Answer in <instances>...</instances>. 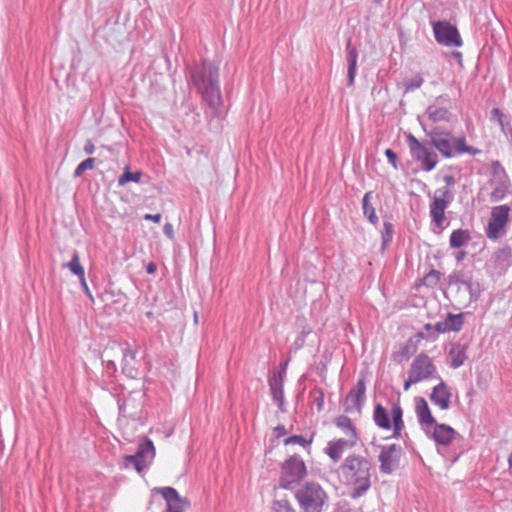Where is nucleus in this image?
<instances>
[{
  "label": "nucleus",
  "instance_id": "nucleus-1",
  "mask_svg": "<svg viewBox=\"0 0 512 512\" xmlns=\"http://www.w3.org/2000/svg\"><path fill=\"white\" fill-rule=\"evenodd\" d=\"M187 78L211 109L213 116L219 117L222 105L219 67L210 60L194 63L188 68Z\"/></svg>",
  "mask_w": 512,
  "mask_h": 512
},
{
  "label": "nucleus",
  "instance_id": "nucleus-2",
  "mask_svg": "<svg viewBox=\"0 0 512 512\" xmlns=\"http://www.w3.org/2000/svg\"><path fill=\"white\" fill-rule=\"evenodd\" d=\"M371 462L364 456L351 454L340 466L344 485L350 487L349 496L356 500L364 496L371 487Z\"/></svg>",
  "mask_w": 512,
  "mask_h": 512
},
{
  "label": "nucleus",
  "instance_id": "nucleus-3",
  "mask_svg": "<svg viewBox=\"0 0 512 512\" xmlns=\"http://www.w3.org/2000/svg\"><path fill=\"white\" fill-rule=\"evenodd\" d=\"M420 124L428 138V144L435 148L443 158L450 159L462 154L477 155L481 150L466 143L465 136L456 137L453 133L443 127H428L423 121Z\"/></svg>",
  "mask_w": 512,
  "mask_h": 512
},
{
  "label": "nucleus",
  "instance_id": "nucleus-4",
  "mask_svg": "<svg viewBox=\"0 0 512 512\" xmlns=\"http://www.w3.org/2000/svg\"><path fill=\"white\" fill-rule=\"evenodd\" d=\"M300 512H324L329 507V496L317 482L306 481L294 490Z\"/></svg>",
  "mask_w": 512,
  "mask_h": 512
},
{
  "label": "nucleus",
  "instance_id": "nucleus-5",
  "mask_svg": "<svg viewBox=\"0 0 512 512\" xmlns=\"http://www.w3.org/2000/svg\"><path fill=\"white\" fill-rule=\"evenodd\" d=\"M443 181L446 186L435 190L432 200L429 204V215L432 223L439 229H444L446 220L445 211L454 200V193L451 189L456 183L453 175H445Z\"/></svg>",
  "mask_w": 512,
  "mask_h": 512
},
{
  "label": "nucleus",
  "instance_id": "nucleus-6",
  "mask_svg": "<svg viewBox=\"0 0 512 512\" xmlns=\"http://www.w3.org/2000/svg\"><path fill=\"white\" fill-rule=\"evenodd\" d=\"M307 474L303 459L298 455L289 457L281 466L279 486L286 490H295Z\"/></svg>",
  "mask_w": 512,
  "mask_h": 512
},
{
  "label": "nucleus",
  "instance_id": "nucleus-7",
  "mask_svg": "<svg viewBox=\"0 0 512 512\" xmlns=\"http://www.w3.org/2000/svg\"><path fill=\"white\" fill-rule=\"evenodd\" d=\"M406 141L409 147L411 157L420 164L421 170L430 172L436 168L439 157L432 146L427 142L419 141L414 135L408 134Z\"/></svg>",
  "mask_w": 512,
  "mask_h": 512
},
{
  "label": "nucleus",
  "instance_id": "nucleus-8",
  "mask_svg": "<svg viewBox=\"0 0 512 512\" xmlns=\"http://www.w3.org/2000/svg\"><path fill=\"white\" fill-rule=\"evenodd\" d=\"M510 207L506 204L492 208L485 233L488 239L498 240L506 234V225L509 222Z\"/></svg>",
  "mask_w": 512,
  "mask_h": 512
},
{
  "label": "nucleus",
  "instance_id": "nucleus-9",
  "mask_svg": "<svg viewBox=\"0 0 512 512\" xmlns=\"http://www.w3.org/2000/svg\"><path fill=\"white\" fill-rule=\"evenodd\" d=\"M425 115L432 123L446 122L452 119L451 98L448 94H442L428 105Z\"/></svg>",
  "mask_w": 512,
  "mask_h": 512
},
{
  "label": "nucleus",
  "instance_id": "nucleus-10",
  "mask_svg": "<svg viewBox=\"0 0 512 512\" xmlns=\"http://www.w3.org/2000/svg\"><path fill=\"white\" fill-rule=\"evenodd\" d=\"M409 372L410 376L414 377L419 382L440 378L435 364L425 353H420L413 359Z\"/></svg>",
  "mask_w": 512,
  "mask_h": 512
},
{
  "label": "nucleus",
  "instance_id": "nucleus-11",
  "mask_svg": "<svg viewBox=\"0 0 512 512\" xmlns=\"http://www.w3.org/2000/svg\"><path fill=\"white\" fill-rule=\"evenodd\" d=\"M436 41L447 47H460L463 42L458 29L447 21H438L433 24Z\"/></svg>",
  "mask_w": 512,
  "mask_h": 512
},
{
  "label": "nucleus",
  "instance_id": "nucleus-12",
  "mask_svg": "<svg viewBox=\"0 0 512 512\" xmlns=\"http://www.w3.org/2000/svg\"><path fill=\"white\" fill-rule=\"evenodd\" d=\"M402 454L401 446L397 444H388L381 446V451L378 456L380 462V471L383 474H391L394 472L400 463Z\"/></svg>",
  "mask_w": 512,
  "mask_h": 512
},
{
  "label": "nucleus",
  "instance_id": "nucleus-13",
  "mask_svg": "<svg viewBox=\"0 0 512 512\" xmlns=\"http://www.w3.org/2000/svg\"><path fill=\"white\" fill-rule=\"evenodd\" d=\"M153 491L161 494L166 501L167 508L164 512H186L190 508V501L181 497L173 487H156Z\"/></svg>",
  "mask_w": 512,
  "mask_h": 512
},
{
  "label": "nucleus",
  "instance_id": "nucleus-14",
  "mask_svg": "<svg viewBox=\"0 0 512 512\" xmlns=\"http://www.w3.org/2000/svg\"><path fill=\"white\" fill-rule=\"evenodd\" d=\"M286 365L287 362L281 365L280 371L274 372L268 378L271 396L273 400L278 404V407L282 412H285L284 378L286 375Z\"/></svg>",
  "mask_w": 512,
  "mask_h": 512
},
{
  "label": "nucleus",
  "instance_id": "nucleus-15",
  "mask_svg": "<svg viewBox=\"0 0 512 512\" xmlns=\"http://www.w3.org/2000/svg\"><path fill=\"white\" fill-rule=\"evenodd\" d=\"M424 433L438 446H448L456 437L460 435L449 425L433 423V426L426 428Z\"/></svg>",
  "mask_w": 512,
  "mask_h": 512
},
{
  "label": "nucleus",
  "instance_id": "nucleus-16",
  "mask_svg": "<svg viewBox=\"0 0 512 512\" xmlns=\"http://www.w3.org/2000/svg\"><path fill=\"white\" fill-rule=\"evenodd\" d=\"M366 384L363 379H359L356 383V385L351 388V390L348 392L345 401H344V408L346 412L352 413V412H360L362 405L365 402L366 399Z\"/></svg>",
  "mask_w": 512,
  "mask_h": 512
},
{
  "label": "nucleus",
  "instance_id": "nucleus-17",
  "mask_svg": "<svg viewBox=\"0 0 512 512\" xmlns=\"http://www.w3.org/2000/svg\"><path fill=\"white\" fill-rule=\"evenodd\" d=\"M467 314L465 312L458 314L448 313L443 321L435 323L434 329L438 333L459 332L464 325V319Z\"/></svg>",
  "mask_w": 512,
  "mask_h": 512
},
{
  "label": "nucleus",
  "instance_id": "nucleus-18",
  "mask_svg": "<svg viewBox=\"0 0 512 512\" xmlns=\"http://www.w3.org/2000/svg\"><path fill=\"white\" fill-rule=\"evenodd\" d=\"M452 394L447 384L441 380L439 384L433 387L430 394L431 402L441 410H448L451 406Z\"/></svg>",
  "mask_w": 512,
  "mask_h": 512
},
{
  "label": "nucleus",
  "instance_id": "nucleus-19",
  "mask_svg": "<svg viewBox=\"0 0 512 512\" xmlns=\"http://www.w3.org/2000/svg\"><path fill=\"white\" fill-rule=\"evenodd\" d=\"M415 410L419 424L421 425L423 431L426 428L431 427V425L433 426V423L436 422L435 418L431 414L428 403L424 398H415Z\"/></svg>",
  "mask_w": 512,
  "mask_h": 512
},
{
  "label": "nucleus",
  "instance_id": "nucleus-20",
  "mask_svg": "<svg viewBox=\"0 0 512 512\" xmlns=\"http://www.w3.org/2000/svg\"><path fill=\"white\" fill-rule=\"evenodd\" d=\"M347 62V85L352 86L357 73L358 50L348 40L345 48Z\"/></svg>",
  "mask_w": 512,
  "mask_h": 512
},
{
  "label": "nucleus",
  "instance_id": "nucleus-21",
  "mask_svg": "<svg viewBox=\"0 0 512 512\" xmlns=\"http://www.w3.org/2000/svg\"><path fill=\"white\" fill-rule=\"evenodd\" d=\"M356 444L355 439H337L330 441L325 449L327 455L334 461L337 462L342 457L343 452L347 448H352Z\"/></svg>",
  "mask_w": 512,
  "mask_h": 512
},
{
  "label": "nucleus",
  "instance_id": "nucleus-22",
  "mask_svg": "<svg viewBox=\"0 0 512 512\" xmlns=\"http://www.w3.org/2000/svg\"><path fill=\"white\" fill-rule=\"evenodd\" d=\"M467 349V344H462L459 342L451 343L448 351L451 368L457 369L465 363L468 358Z\"/></svg>",
  "mask_w": 512,
  "mask_h": 512
},
{
  "label": "nucleus",
  "instance_id": "nucleus-23",
  "mask_svg": "<svg viewBox=\"0 0 512 512\" xmlns=\"http://www.w3.org/2000/svg\"><path fill=\"white\" fill-rule=\"evenodd\" d=\"M135 456L144 462L145 469H147L155 457V447L153 442L147 437L144 438V440L138 445Z\"/></svg>",
  "mask_w": 512,
  "mask_h": 512
},
{
  "label": "nucleus",
  "instance_id": "nucleus-24",
  "mask_svg": "<svg viewBox=\"0 0 512 512\" xmlns=\"http://www.w3.org/2000/svg\"><path fill=\"white\" fill-rule=\"evenodd\" d=\"M373 192L367 191L362 198V210L364 217L374 226L379 222V218L376 214L375 207L372 203Z\"/></svg>",
  "mask_w": 512,
  "mask_h": 512
},
{
  "label": "nucleus",
  "instance_id": "nucleus-25",
  "mask_svg": "<svg viewBox=\"0 0 512 512\" xmlns=\"http://www.w3.org/2000/svg\"><path fill=\"white\" fill-rule=\"evenodd\" d=\"M296 324L299 329V333L293 342V348L295 350H299L304 346L306 337L312 332V328L305 317H297Z\"/></svg>",
  "mask_w": 512,
  "mask_h": 512
},
{
  "label": "nucleus",
  "instance_id": "nucleus-26",
  "mask_svg": "<svg viewBox=\"0 0 512 512\" xmlns=\"http://www.w3.org/2000/svg\"><path fill=\"white\" fill-rule=\"evenodd\" d=\"M373 419L379 428L389 430L392 427L389 413L381 404L375 405Z\"/></svg>",
  "mask_w": 512,
  "mask_h": 512
},
{
  "label": "nucleus",
  "instance_id": "nucleus-27",
  "mask_svg": "<svg viewBox=\"0 0 512 512\" xmlns=\"http://www.w3.org/2000/svg\"><path fill=\"white\" fill-rule=\"evenodd\" d=\"M391 416L393 419V437L398 438L401 436V431L404 429L403 410L399 403L392 405Z\"/></svg>",
  "mask_w": 512,
  "mask_h": 512
},
{
  "label": "nucleus",
  "instance_id": "nucleus-28",
  "mask_svg": "<svg viewBox=\"0 0 512 512\" xmlns=\"http://www.w3.org/2000/svg\"><path fill=\"white\" fill-rule=\"evenodd\" d=\"M471 240L470 231L467 229L454 230L449 238V245L451 248H460L466 245Z\"/></svg>",
  "mask_w": 512,
  "mask_h": 512
},
{
  "label": "nucleus",
  "instance_id": "nucleus-29",
  "mask_svg": "<svg viewBox=\"0 0 512 512\" xmlns=\"http://www.w3.org/2000/svg\"><path fill=\"white\" fill-rule=\"evenodd\" d=\"M512 259V248L505 245L497 249L492 255V260L497 267H503L510 264Z\"/></svg>",
  "mask_w": 512,
  "mask_h": 512
},
{
  "label": "nucleus",
  "instance_id": "nucleus-30",
  "mask_svg": "<svg viewBox=\"0 0 512 512\" xmlns=\"http://www.w3.org/2000/svg\"><path fill=\"white\" fill-rule=\"evenodd\" d=\"M136 355V350L130 348L123 349V371L131 378H135L138 375V370L130 366V360H135Z\"/></svg>",
  "mask_w": 512,
  "mask_h": 512
},
{
  "label": "nucleus",
  "instance_id": "nucleus-31",
  "mask_svg": "<svg viewBox=\"0 0 512 512\" xmlns=\"http://www.w3.org/2000/svg\"><path fill=\"white\" fill-rule=\"evenodd\" d=\"M471 281V278L464 274L462 271H454L448 276V283L450 286H457V291L460 293L462 289Z\"/></svg>",
  "mask_w": 512,
  "mask_h": 512
},
{
  "label": "nucleus",
  "instance_id": "nucleus-32",
  "mask_svg": "<svg viewBox=\"0 0 512 512\" xmlns=\"http://www.w3.org/2000/svg\"><path fill=\"white\" fill-rule=\"evenodd\" d=\"M508 188H509L508 179L507 178L500 179L490 194L491 202H499V201L503 200L508 193Z\"/></svg>",
  "mask_w": 512,
  "mask_h": 512
},
{
  "label": "nucleus",
  "instance_id": "nucleus-33",
  "mask_svg": "<svg viewBox=\"0 0 512 512\" xmlns=\"http://www.w3.org/2000/svg\"><path fill=\"white\" fill-rule=\"evenodd\" d=\"M336 425L343 431L344 434H346V436H348V439H355V441L357 440L356 431L350 418L347 416H340L337 419Z\"/></svg>",
  "mask_w": 512,
  "mask_h": 512
},
{
  "label": "nucleus",
  "instance_id": "nucleus-34",
  "mask_svg": "<svg viewBox=\"0 0 512 512\" xmlns=\"http://www.w3.org/2000/svg\"><path fill=\"white\" fill-rule=\"evenodd\" d=\"M394 235V226L391 222L384 221L383 223V230L381 232V239H382V250H385L389 244L392 242Z\"/></svg>",
  "mask_w": 512,
  "mask_h": 512
},
{
  "label": "nucleus",
  "instance_id": "nucleus-35",
  "mask_svg": "<svg viewBox=\"0 0 512 512\" xmlns=\"http://www.w3.org/2000/svg\"><path fill=\"white\" fill-rule=\"evenodd\" d=\"M64 268H68L73 274L78 277H83L85 270L80 263V259L77 253L72 255L71 260L68 263L63 264Z\"/></svg>",
  "mask_w": 512,
  "mask_h": 512
},
{
  "label": "nucleus",
  "instance_id": "nucleus-36",
  "mask_svg": "<svg viewBox=\"0 0 512 512\" xmlns=\"http://www.w3.org/2000/svg\"><path fill=\"white\" fill-rule=\"evenodd\" d=\"M442 277V273L436 269H431L428 273H426L421 279V284L426 287H435L438 285Z\"/></svg>",
  "mask_w": 512,
  "mask_h": 512
},
{
  "label": "nucleus",
  "instance_id": "nucleus-37",
  "mask_svg": "<svg viewBox=\"0 0 512 512\" xmlns=\"http://www.w3.org/2000/svg\"><path fill=\"white\" fill-rule=\"evenodd\" d=\"M142 177L141 171L131 172L128 168H126L123 174L118 178V185L123 186L127 182H139Z\"/></svg>",
  "mask_w": 512,
  "mask_h": 512
},
{
  "label": "nucleus",
  "instance_id": "nucleus-38",
  "mask_svg": "<svg viewBox=\"0 0 512 512\" xmlns=\"http://www.w3.org/2000/svg\"><path fill=\"white\" fill-rule=\"evenodd\" d=\"M123 465L125 468L134 467L138 473H142L145 470L144 462L139 460L135 454L124 456Z\"/></svg>",
  "mask_w": 512,
  "mask_h": 512
},
{
  "label": "nucleus",
  "instance_id": "nucleus-39",
  "mask_svg": "<svg viewBox=\"0 0 512 512\" xmlns=\"http://www.w3.org/2000/svg\"><path fill=\"white\" fill-rule=\"evenodd\" d=\"M423 83H424V79L421 76V74H416L415 76H413L410 79H405L403 81L405 93H408V92H411V91H414V90L420 88Z\"/></svg>",
  "mask_w": 512,
  "mask_h": 512
},
{
  "label": "nucleus",
  "instance_id": "nucleus-40",
  "mask_svg": "<svg viewBox=\"0 0 512 512\" xmlns=\"http://www.w3.org/2000/svg\"><path fill=\"white\" fill-rule=\"evenodd\" d=\"M271 512H296L292 504L287 499L274 500L271 506Z\"/></svg>",
  "mask_w": 512,
  "mask_h": 512
},
{
  "label": "nucleus",
  "instance_id": "nucleus-41",
  "mask_svg": "<svg viewBox=\"0 0 512 512\" xmlns=\"http://www.w3.org/2000/svg\"><path fill=\"white\" fill-rule=\"evenodd\" d=\"M464 291L468 292V294H469V299H468L469 304L476 302L480 297L479 286L475 285L472 282V280L466 285V287L464 288Z\"/></svg>",
  "mask_w": 512,
  "mask_h": 512
},
{
  "label": "nucleus",
  "instance_id": "nucleus-42",
  "mask_svg": "<svg viewBox=\"0 0 512 512\" xmlns=\"http://www.w3.org/2000/svg\"><path fill=\"white\" fill-rule=\"evenodd\" d=\"M94 158H87L80 162L74 170V177H80L86 170L93 169Z\"/></svg>",
  "mask_w": 512,
  "mask_h": 512
},
{
  "label": "nucleus",
  "instance_id": "nucleus-43",
  "mask_svg": "<svg viewBox=\"0 0 512 512\" xmlns=\"http://www.w3.org/2000/svg\"><path fill=\"white\" fill-rule=\"evenodd\" d=\"M311 395L314 398V403L316 404L317 410L321 411L324 408V392L321 388H314L311 391Z\"/></svg>",
  "mask_w": 512,
  "mask_h": 512
},
{
  "label": "nucleus",
  "instance_id": "nucleus-44",
  "mask_svg": "<svg viewBox=\"0 0 512 512\" xmlns=\"http://www.w3.org/2000/svg\"><path fill=\"white\" fill-rule=\"evenodd\" d=\"M311 443V440H306L302 435H293L284 440L285 445L298 444L306 447Z\"/></svg>",
  "mask_w": 512,
  "mask_h": 512
},
{
  "label": "nucleus",
  "instance_id": "nucleus-45",
  "mask_svg": "<svg viewBox=\"0 0 512 512\" xmlns=\"http://www.w3.org/2000/svg\"><path fill=\"white\" fill-rule=\"evenodd\" d=\"M388 159V162L393 166L394 169H398V157L392 149H386L384 152Z\"/></svg>",
  "mask_w": 512,
  "mask_h": 512
},
{
  "label": "nucleus",
  "instance_id": "nucleus-46",
  "mask_svg": "<svg viewBox=\"0 0 512 512\" xmlns=\"http://www.w3.org/2000/svg\"><path fill=\"white\" fill-rule=\"evenodd\" d=\"M418 382H419L418 380H416L414 377L410 376V372L408 371V379L405 380L403 389L405 391H408L410 389L411 385L416 384Z\"/></svg>",
  "mask_w": 512,
  "mask_h": 512
},
{
  "label": "nucleus",
  "instance_id": "nucleus-47",
  "mask_svg": "<svg viewBox=\"0 0 512 512\" xmlns=\"http://www.w3.org/2000/svg\"><path fill=\"white\" fill-rule=\"evenodd\" d=\"M500 118H505V115L499 108H493L491 110V119L498 121Z\"/></svg>",
  "mask_w": 512,
  "mask_h": 512
},
{
  "label": "nucleus",
  "instance_id": "nucleus-48",
  "mask_svg": "<svg viewBox=\"0 0 512 512\" xmlns=\"http://www.w3.org/2000/svg\"><path fill=\"white\" fill-rule=\"evenodd\" d=\"M143 218L145 220L152 221L154 223H159L161 221L162 216H161L160 213H157V214H145Z\"/></svg>",
  "mask_w": 512,
  "mask_h": 512
},
{
  "label": "nucleus",
  "instance_id": "nucleus-49",
  "mask_svg": "<svg viewBox=\"0 0 512 512\" xmlns=\"http://www.w3.org/2000/svg\"><path fill=\"white\" fill-rule=\"evenodd\" d=\"M492 169H493V173L494 174H498L499 172H502L503 174H505V170L504 168L502 167L501 163L499 161H494L492 163ZM506 176V175H504ZM507 177H505L506 179Z\"/></svg>",
  "mask_w": 512,
  "mask_h": 512
},
{
  "label": "nucleus",
  "instance_id": "nucleus-50",
  "mask_svg": "<svg viewBox=\"0 0 512 512\" xmlns=\"http://www.w3.org/2000/svg\"><path fill=\"white\" fill-rule=\"evenodd\" d=\"M95 151V146L91 140H87L84 145V152L86 154H93Z\"/></svg>",
  "mask_w": 512,
  "mask_h": 512
},
{
  "label": "nucleus",
  "instance_id": "nucleus-51",
  "mask_svg": "<svg viewBox=\"0 0 512 512\" xmlns=\"http://www.w3.org/2000/svg\"><path fill=\"white\" fill-rule=\"evenodd\" d=\"M276 437H281L287 434V429L284 425H278L274 429Z\"/></svg>",
  "mask_w": 512,
  "mask_h": 512
},
{
  "label": "nucleus",
  "instance_id": "nucleus-52",
  "mask_svg": "<svg viewBox=\"0 0 512 512\" xmlns=\"http://www.w3.org/2000/svg\"><path fill=\"white\" fill-rule=\"evenodd\" d=\"M163 232L169 238H172L174 236L173 226L170 223H166L164 225Z\"/></svg>",
  "mask_w": 512,
  "mask_h": 512
},
{
  "label": "nucleus",
  "instance_id": "nucleus-53",
  "mask_svg": "<svg viewBox=\"0 0 512 512\" xmlns=\"http://www.w3.org/2000/svg\"><path fill=\"white\" fill-rule=\"evenodd\" d=\"M79 280L81 282V286L83 287L85 293L89 296V297H92L91 293H90V290H89V287L86 283V280H85V275L83 277H79Z\"/></svg>",
  "mask_w": 512,
  "mask_h": 512
},
{
  "label": "nucleus",
  "instance_id": "nucleus-54",
  "mask_svg": "<svg viewBox=\"0 0 512 512\" xmlns=\"http://www.w3.org/2000/svg\"><path fill=\"white\" fill-rule=\"evenodd\" d=\"M156 269H157V265L154 262H150L146 266V272L148 274H153L156 271Z\"/></svg>",
  "mask_w": 512,
  "mask_h": 512
},
{
  "label": "nucleus",
  "instance_id": "nucleus-55",
  "mask_svg": "<svg viewBox=\"0 0 512 512\" xmlns=\"http://www.w3.org/2000/svg\"><path fill=\"white\" fill-rule=\"evenodd\" d=\"M497 122H498L499 126L501 127V130L505 131L504 118H500Z\"/></svg>",
  "mask_w": 512,
  "mask_h": 512
},
{
  "label": "nucleus",
  "instance_id": "nucleus-56",
  "mask_svg": "<svg viewBox=\"0 0 512 512\" xmlns=\"http://www.w3.org/2000/svg\"><path fill=\"white\" fill-rule=\"evenodd\" d=\"M464 257H465V252L461 251V252H459V253L457 254L456 259H457L458 261H460V260L464 259Z\"/></svg>",
  "mask_w": 512,
  "mask_h": 512
},
{
  "label": "nucleus",
  "instance_id": "nucleus-57",
  "mask_svg": "<svg viewBox=\"0 0 512 512\" xmlns=\"http://www.w3.org/2000/svg\"><path fill=\"white\" fill-rule=\"evenodd\" d=\"M508 462H509V469L512 470V453L509 455Z\"/></svg>",
  "mask_w": 512,
  "mask_h": 512
},
{
  "label": "nucleus",
  "instance_id": "nucleus-58",
  "mask_svg": "<svg viewBox=\"0 0 512 512\" xmlns=\"http://www.w3.org/2000/svg\"><path fill=\"white\" fill-rule=\"evenodd\" d=\"M108 366H109V367H113V368H115V364H114V362H112V361H109Z\"/></svg>",
  "mask_w": 512,
  "mask_h": 512
},
{
  "label": "nucleus",
  "instance_id": "nucleus-59",
  "mask_svg": "<svg viewBox=\"0 0 512 512\" xmlns=\"http://www.w3.org/2000/svg\"><path fill=\"white\" fill-rule=\"evenodd\" d=\"M108 366H109V367H113V368H115V364H114V362H112V361H109Z\"/></svg>",
  "mask_w": 512,
  "mask_h": 512
},
{
  "label": "nucleus",
  "instance_id": "nucleus-60",
  "mask_svg": "<svg viewBox=\"0 0 512 512\" xmlns=\"http://www.w3.org/2000/svg\"><path fill=\"white\" fill-rule=\"evenodd\" d=\"M455 55H456V58L461 57V53L460 52H456Z\"/></svg>",
  "mask_w": 512,
  "mask_h": 512
},
{
  "label": "nucleus",
  "instance_id": "nucleus-61",
  "mask_svg": "<svg viewBox=\"0 0 512 512\" xmlns=\"http://www.w3.org/2000/svg\"><path fill=\"white\" fill-rule=\"evenodd\" d=\"M455 55H456V58L461 57V53L460 52H456Z\"/></svg>",
  "mask_w": 512,
  "mask_h": 512
},
{
  "label": "nucleus",
  "instance_id": "nucleus-62",
  "mask_svg": "<svg viewBox=\"0 0 512 512\" xmlns=\"http://www.w3.org/2000/svg\"><path fill=\"white\" fill-rule=\"evenodd\" d=\"M194 320H195V322H197V320H198L197 313L194 314Z\"/></svg>",
  "mask_w": 512,
  "mask_h": 512
},
{
  "label": "nucleus",
  "instance_id": "nucleus-63",
  "mask_svg": "<svg viewBox=\"0 0 512 512\" xmlns=\"http://www.w3.org/2000/svg\"><path fill=\"white\" fill-rule=\"evenodd\" d=\"M425 328H426V329H430V328H431V324H426V325H425Z\"/></svg>",
  "mask_w": 512,
  "mask_h": 512
},
{
  "label": "nucleus",
  "instance_id": "nucleus-64",
  "mask_svg": "<svg viewBox=\"0 0 512 512\" xmlns=\"http://www.w3.org/2000/svg\"><path fill=\"white\" fill-rule=\"evenodd\" d=\"M376 3H381L383 0H374Z\"/></svg>",
  "mask_w": 512,
  "mask_h": 512
}]
</instances>
